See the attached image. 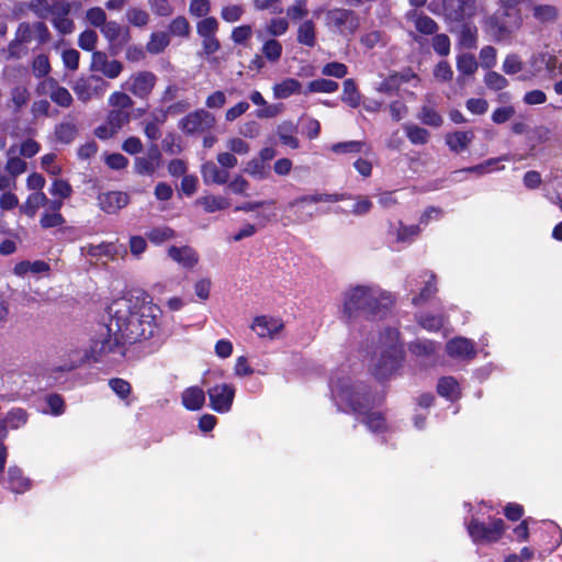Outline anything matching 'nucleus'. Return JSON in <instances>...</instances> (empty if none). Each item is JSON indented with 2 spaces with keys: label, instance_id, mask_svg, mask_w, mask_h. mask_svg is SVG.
I'll return each mask as SVG.
<instances>
[{
  "label": "nucleus",
  "instance_id": "1",
  "mask_svg": "<svg viewBox=\"0 0 562 562\" xmlns=\"http://www.w3.org/2000/svg\"><path fill=\"white\" fill-rule=\"evenodd\" d=\"M158 313L156 305L138 297L115 300L109 306V323L91 344V356L95 360H120L125 355L123 344L148 339L155 334Z\"/></svg>",
  "mask_w": 562,
  "mask_h": 562
},
{
  "label": "nucleus",
  "instance_id": "2",
  "mask_svg": "<svg viewBox=\"0 0 562 562\" xmlns=\"http://www.w3.org/2000/svg\"><path fill=\"white\" fill-rule=\"evenodd\" d=\"M330 395L338 411L350 413L374 436L384 439L390 426L382 412L376 409L381 396L346 368L337 370L329 382Z\"/></svg>",
  "mask_w": 562,
  "mask_h": 562
},
{
  "label": "nucleus",
  "instance_id": "3",
  "mask_svg": "<svg viewBox=\"0 0 562 562\" xmlns=\"http://www.w3.org/2000/svg\"><path fill=\"white\" fill-rule=\"evenodd\" d=\"M395 296L376 284H359L347 289L341 295L340 319L349 327L360 317L382 321L391 313Z\"/></svg>",
  "mask_w": 562,
  "mask_h": 562
},
{
  "label": "nucleus",
  "instance_id": "4",
  "mask_svg": "<svg viewBox=\"0 0 562 562\" xmlns=\"http://www.w3.org/2000/svg\"><path fill=\"white\" fill-rule=\"evenodd\" d=\"M404 358L398 329L386 327L380 335L376 355L371 359V372L380 381L389 380L402 368Z\"/></svg>",
  "mask_w": 562,
  "mask_h": 562
},
{
  "label": "nucleus",
  "instance_id": "5",
  "mask_svg": "<svg viewBox=\"0 0 562 562\" xmlns=\"http://www.w3.org/2000/svg\"><path fill=\"white\" fill-rule=\"evenodd\" d=\"M468 515L464 517V527L468 536L475 546H487L498 542L505 531L506 524L502 518L495 516H486L485 503L479 504L476 507L471 503H464Z\"/></svg>",
  "mask_w": 562,
  "mask_h": 562
},
{
  "label": "nucleus",
  "instance_id": "6",
  "mask_svg": "<svg viewBox=\"0 0 562 562\" xmlns=\"http://www.w3.org/2000/svg\"><path fill=\"white\" fill-rule=\"evenodd\" d=\"M518 2L519 0H499L498 11L488 19V30L497 41L508 38L520 26Z\"/></svg>",
  "mask_w": 562,
  "mask_h": 562
},
{
  "label": "nucleus",
  "instance_id": "7",
  "mask_svg": "<svg viewBox=\"0 0 562 562\" xmlns=\"http://www.w3.org/2000/svg\"><path fill=\"white\" fill-rule=\"evenodd\" d=\"M359 14L350 9L331 8L325 12V25L327 29L342 37L350 38L360 26Z\"/></svg>",
  "mask_w": 562,
  "mask_h": 562
},
{
  "label": "nucleus",
  "instance_id": "8",
  "mask_svg": "<svg viewBox=\"0 0 562 562\" xmlns=\"http://www.w3.org/2000/svg\"><path fill=\"white\" fill-rule=\"evenodd\" d=\"M406 289L413 294L412 303L422 305L438 292L437 276L434 271L423 270L406 280Z\"/></svg>",
  "mask_w": 562,
  "mask_h": 562
},
{
  "label": "nucleus",
  "instance_id": "9",
  "mask_svg": "<svg viewBox=\"0 0 562 562\" xmlns=\"http://www.w3.org/2000/svg\"><path fill=\"white\" fill-rule=\"evenodd\" d=\"M339 200L340 196L337 194L304 195L290 202L286 209L293 212L294 223L304 224L310 222L315 215V210L312 207L313 204L319 202H337Z\"/></svg>",
  "mask_w": 562,
  "mask_h": 562
},
{
  "label": "nucleus",
  "instance_id": "10",
  "mask_svg": "<svg viewBox=\"0 0 562 562\" xmlns=\"http://www.w3.org/2000/svg\"><path fill=\"white\" fill-rule=\"evenodd\" d=\"M420 368H431L439 362L440 344L427 338H416L407 346Z\"/></svg>",
  "mask_w": 562,
  "mask_h": 562
},
{
  "label": "nucleus",
  "instance_id": "11",
  "mask_svg": "<svg viewBox=\"0 0 562 562\" xmlns=\"http://www.w3.org/2000/svg\"><path fill=\"white\" fill-rule=\"evenodd\" d=\"M236 387L234 384L220 383L207 390L210 407L218 414L228 413L234 404Z\"/></svg>",
  "mask_w": 562,
  "mask_h": 562
},
{
  "label": "nucleus",
  "instance_id": "12",
  "mask_svg": "<svg viewBox=\"0 0 562 562\" xmlns=\"http://www.w3.org/2000/svg\"><path fill=\"white\" fill-rule=\"evenodd\" d=\"M445 352L450 359L460 362H469L474 359L477 353L476 344L473 339L456 336L447 340Z\"/></svg>",
  "mask_w": 562,
  "mask_h": 562
},
{
  "label": "nucleus",
  "instance_id": "13",
  "mask_svg": "<svg viewBox=\"0 0 562 562\" xmlns=\"http://www.w3.org/2000/svg\"><path fill=\"white\" fill-rule=\"evenodd\" d=\"M419 225H406L402 221L389 222L386 240L391 246L412 244L420 234Z\"/></svg>",
  "mask_w": 562,
  "mask_h": 562
},
{
  "label": "nucleus",
  "instance_id": "14",
  "mask_svg": "<svg viewBox=\"0 0 562 562\" xmlns=\"http://www.w3.org/2000/svg\"><path fill=\"white\" fill-rule=\"evenodd\" d=\"M106 86L108 83L101 77L88 76L77 79L72 89L80 101L87 102L93 97L102 94Z\"/></svg>",
  "mask_w": 562,
  "mask_h": 562
},
{
  "label": "nucleus",
  "instance_id": "15",
  "mask_svg": "<svg viewBox=\"0 0 562 562\" xmlns=\"http://www.w3.org/2000/svg\"><path fill=\"white\" fill-rule=\"evenodd\" d=\"M36 91L38 94L48 95L54 103L63 108H68L72 103L70 92L54 78L48 77L41 81L36 87Z\"/></svg>",
  "mask_w": 562,
  "mask_h": 562
},
{
  "label": "nucleus",
  "instance_id": "16",
  "mask_svg": "<svg viewBox=\"0 0 562 562\" xmlns=\"http://www.w3.org/2000/svg\"><path fill=\"white\" fill-rule=\"evenodd\" d=\"M284 327L283 321L279 317L261 315L255 317L251 329L260 338L276 339Z\"/></svg>",
  "mask_w": 562,
  "mask_h": 562
},
{
  "label": "nucleus",
  "instance_id": "17",
  "mask_svg": "<svg viewBox=\"0 0 562 562\" xmlns=\"http://www.w3.org/2000/svg\"><path fill=\"white\" fill-rule=\"evenodd\" d=\"M214 116L205 110H198L187 115L182 121V130L189 134L201 133L213 126Z\"/></svg>",
  "mask_w": 562,
  "mask_h": 562
},
{
  "label": "nucleus",
  "instance_id": "18",
  "mask_svg": "<svg viewBox=\"0 0 562 562\" xmlns=\"http://www.w3.org/2000/svg\"><path fill=\"white\" fill-rule=\"evenodd\" d=\"M130 121V112L112 110L106 122L95 130L99 138L106 139L116 134Z\"/></svg>",
  "mask_w": 562,
  "mask_h": 562
},
{
  "label": "nucleus",
  "instance_id": "19",
  "mask_svg": "<svg viewBox=\"0 0 562 562\" xmlns=\"http://www.w3.org/2000/svg\"><path fill=\"white\" fill-rule=\"evenodd\" d=\"M91 70L101 72L110 79L120 76L123 70V65L114 59H109L102 52H94L92 54Z\"/></svg>",
  "mask_w": 562,
  "mask_h": 562
},
{
  "label": "nucleus",
  "instance_id": "20",
  "mask_svg": "<svg viewBox=\"0 0 562 562\" xmlns=\"http://www.w3.org/2000/svg\"><path fill=\"white\" fill-rule=\"evenodd\" d=\"M5 482L8 490L14 494H24L33 487L32 480L18 465L9 467Z\"/></svg>",
  "mask_w": 562,
  "mask_h": 562
},
{
  "label": "nucleus",
  "instance_id": "21",
  "mask_svg": "<svg viewBox=\"0 0 562 562\" xmlns=\"http://www.w3.org/2000/svg\"><path fill=\"white\" fill-rule=\"evenodd\" d=\"M100 207L109 213L114 214L121 209L125 207L128 202V195L120 191H109L100 193L98 196Z\"/></svg>",
  "mask_w": 562,
  "mask_h": 562
},
{
  "label": "nucleus",
  "instance_id": "22",
  "mask_svg": "<svg viewBox=\"0 0 562 562\" xmlns=\"http://www.w3.org/2000/svg\"><path fill=\"white\" fill-rule=\"evenodd\" d=\"M155 85V77L149 72H139L130 77L125 82V89L137 97L145 98L149 94Z\"/></svg>",
  "mask_w": 562,
  "mask_h": 562
},
{
  "label": "nucleus",
  "instance_id": "23",
  "mask_svg": "<svg viewBox=\"0 0 562 562\" xmlns=\"http://www.w3.org/2000/svg\"><path fill=\"white\" fill-rule=\"evenodd\" d=\"M181 403L188 411H200L205 404V392L200 386H190L182 392Z\"/></svg>",
  "mask_w": 562,
  "mask_h": 562
},
{
  "label": "nucleus",
  "instance_id": "24",
  "mask_svg": "<svg viewBox=\"0 0 562 562\" xmlns=\"http://www.w3.org/2000/svg\"><path fill=\"white\" fill-rule=\"evenodd\" d=\"M437 392L441 397L456 402L461 397V386L454 376L448 375L439 379Z\"/></svg>",
  "mask_w": 562,
  "mask_h": 562
},
{
  "label": "nucleus",
  "instance_id": "25",
  "mask_svg": "<svg viewBox=\"0 0 562 562\" xmlns=\"http://www.w3.org/2000/svg\"><path fill=\"white\" fill-rule=\"evenodd\" d=\"M272 92L274 99H288L302 92V83L294 78H285L273 85Z\"/></svg>",
  "mask_w": 562,
  "mask_h": 562
},
{
  "label": "nucleus",
  "instance_id": "26",
  "mask_svg": "<svg viewBox=\"0 0 562 562\" xmlns=\"http://www.w3.org/2000/svg\"><path fill=\"white\" fill-rule=\"evenodd\" d=\"M203 180L206 184L216 183L224 184L229 179V173L227 170L221 169L213 161H206L202 165L201 168Z\"/></svg>",
  "mask_w": 562,
  "mask_h": 562
},
{
  "label": "nucleus",
  "instance_id": "27",
  "mask_svg": "<svg viewBox=\"0 0 562 562\" xmlns=\"http://www.w3.org/2000/svg\"><path fill=\"white\" fill-rule=\"evenodd\" d=\"M474 134L471 131H457L446 136L448 147L454 153H461L472 143Z\"/></svg>",
  "mask_w": 562,
  "mask_h": 562
},
{
  "label": "nucleus",
  "instance_id": "28",
  "mask_svg": "<svg viewBox=\"0 0 562 562\" xmlns=\"http://www.w3.org/2000/svg\"><path fill=\"white\" fill-rule=\"evenodd\" d=\"M406 19L413 22L416 30L423 34L430 35L437 31V23L431 18L419 14L416 10L408 11Z\"/></svg>",
  "mask_w": 562,
  "mask_h": 562
},
{
  "label": "nucleus",
  "instance_id": "29",
  "mask_svg": "<svg viewBox=\"0 0 562 562\" xmlns=\"http://www.w3.org/2000/svg\"><path fill=\"white\" fill-rule=\"evenodd\" d=\"M415 317L418 325L428 331H439L446 322L443 315L431 312H420Z\"/></svg>",
  "mask_w": 562,
  "mask_h": 562
},
{
  "label": "nucleus",
  "instance_id": "30",
  "mask_svg": "<svg viewBox=\"0 0 562 562\" xmlns=\"http://www.w3.org/2000/svg\"><path fill=\"white\" fill-rule=\"evenodd\" d=\"M445 7L453 11L457 19H464L474 13V0H445Z\"/></svg>",
  "mask_w": 562,
  "mask_h": 562
},
{
  "label": "nucleus",
  "instance_id": "31",
  "mask_svg": "<svg viewBox=\"0 0 562 562\" xmlns=\"http://www.w3.org/2000/svg\"><path fill=\"white\" fill-rule=\"evenodd\" d=\"M479 64L472 54H460L457 58V69L460 72L458 82L462 83L463 76H472L477 70Z\"/></svg>",
  "mask_w": 562,
  "mask_h": 562
},
{
  "label": "nucleus",
  "instance_id": "32",
  "mask_svg": "<svg viewBox=\"0 0 562 562\" xmlns=\"http://www.w3.org/2000/svg\"><path fill=\"white\" fill-rule=\"evenodd\" d=\"M543 190L544 196L553 204L559 205L562 211V177H552V179L546 183Z\"/></svg>",
  "mask_w": 562,
  "mask_h": 562
},
{
  "label": "nucleus",
  "instance_id": "33",
  "mask_svg": "<svg viewBox=\"0 0 562 562\" xmlns=\"http://www.w3.org/2000/svg\"><path fill=\"white\" fill-rule=\"evenodd\" d=\"M296 41L307 47H314L316 44L315 24L312 20H305L297 29Z\"/></svg>",
  "mask_w": 562,
  "mask_h": 562
},
{
  "label": "nucleus",
  "instance_id": "34",
  "mask_svg": "<svg viewBox=\"0 0 562 562\" xmlns=\"http://www.w3.org/2000/svg\"><path fill=\"white\" fill-rule=\"evenodd\" d=\"M196 203L207 213L225 210L229 206L228 199L220 195H205L200 198Z\"/></svg>",
  "mask_w": 562,
  "mask_h": 562
},
{
  "label": "nucleus",
  "instance_id": "35",
  "mask_svg": "<svg viewBox=\"0 0 562 562\" xmlns=\"http://www.w3.org/2000/svg\"><path fill=\"white\" fill-rule=\"evenodd\" d=\"M282 52L283 47L279 41L274 38L263 41L261 46V54L262 57L266 58L268 61L272 64L278 63L281 58Z\"/></svg>",
  "mask_w": 562,
  "mask_h": 562
},
{
  "label": "nucleus",
  "instance_id": "36",
  "mask_svg": "<svg viewBox=\"0 0 562 562\" xmlns=\"http://www.w3.org/2000/svg\"><path fill=\"white\" fill-rule=\"evenodd\" d=\"M49 270V266L45 262V261H42V260H36V261H21L19 263H16L14 266V273L16 276H25L26 273L31 272V273H44V272H47Z\"/></svg>",
  "mask_w": 562,
  "mask_h": 562
},
{
  "label": "nucleus",
  "instance_id": "37",
  "mask_svg": "<svg viewBox=\"0 0 562 562\" xmlns=\"http://www.w3.org/2000/svg\"><path fill=\"white\" fill-rule=\"evenodd\" d=\"M47 202V198L43 192H34L30 194L25 203L21 206V211L29 217H33L37 210L44 206Z\"/></svg>",
  "mask_w": 562,
  "mask_h": 562
},
{
  "label": "nucleus",
  "instance_id": "38",
  "mask_svg": "<svg viewBox=\"0 0 562 562\" xmlns=\"http://www.w3.org/2000/svg\"><path fill=\"white\" fill-rule=\"evenodd\" d=\"M277 134L279 136L280 142L290 148L299 147V139L295 136V127L292 123H282L277 128Z\"/></svg>",
  "mask_w": 562,
  "mask_h": 562
},
{
  "label": "nucleus",
  "instance_id": "39",
  "mask_svg": "<svg viewBox=\"0 0 562 562\" xmlns=\"http://www.w3.org/2000/svg\"><path fill=\"white\" fill-rule=\"evenodd\" d=\"M251 102L261 109L256 112L259 119H269L277 115V108L274 105H268L267 101L259 91H252L249 95Z\"/></svg>",
  "mask_w": 562,
  "mask_h": 562
},
{
  "label": "nucleus",
  "instance_id": "40",
  "mask_svg": "<svg viewBox=\"0 0 562 562\" xmlns=\"http://www.w3.org/2000/svg\"><path fill=\"white\" fill-rule=\"evenodd\" d=\"M341 100L351 108H358L360 105L361 95L352 79H346L344 81Z\"/></svg>",
  "mask_w": 562,
  "mask_h": 562
},
{
  "label": "nucleus",
  "instance_id": "41",
  "mask_svg": "<svg viewBox=\"0 0 562 562\" xmlns=\"http://www.w3.org/2000/svg\"><path fill=\"white\" fill-rule=\"evenodd\" d=\"M245 172L256 179L263 180L270 176V166L258 158H252L246 164Z\"/></svg>",
  "mask_w": 562,
  "mask_h": 562
},
{
  "label": "nucleus",
  "instance_id": "42",
  "mask_svg": "<svg viewBox=\"0 0 562 562\" xmlns=\"http://www.w3.org/2000/svg\"><path fill=\"white\" fill-rule=\"evenodd\" d=\"M338 83L330 79H316L311 81L304 93H333L337 91Z\"/></svg>",
  "mask_w": 562,
  "mask_h": 562
},
{
  "label": "nucleus",
  "instance_id": "43",
  "mask_svg": "<svg viewBox=\"0 0 562 562\" xmlns=\"http://www.w3.org/2000/svg\"><path fill=\"white\" fill-rule=\"evenodd\" d=\"M175 232L171 227L161 225L151 228L147 233V238L155 245H162L173 238Z\"/></svg>",
  "mask_w": 562,
  "mask_h": 562
},
{
  "label": "nucleus",
  "instance_id": "44",
  "mask_svg": "<svg viewBox=\"0 0 562 562\" xmlns=\"http://www.w3.org/2000/svg\"><path fill=\"white\" fill-rule=\"evenodd\" d=\"M404 130L409 142L414 145H424L428 142L429 133L427 130L414 124H405Z\"/></svg>",
  "mask_w": 562,
  "mask_h": 562
},
{
  "label": "nucleus",
  "instance_id": "45",
  "mask_svg": "<svg viewBox=\"0 0 562 562\" xmlns=\"http://www.w3.org/2000/svg\"><path fill=\"white\" fill-rule=\"evenodd\" d=\"M8 429H19L27 422V414L22 408L11 409L3 418Z\"/></svg>",
  "mask_w": 562,
  "mask_h": 562
},
{
  "label": "nucleus",
  "instance_id": "46",
  "mask_svg": "<svg viewBox=\"0 0 562 562\" xmlns=\"http://www.w3.org/2000/svg\"><path fill=\"white\" fill-rule=\"evenodd\" d=\"M13 154H14V148L11 147L8 150V160L5 164V170L8 173H10L11 176L16 178L18 176L25 172L26 162L24 160H22L21 158L14 156Z\"/></svg>",
  "mask_w": 562,
  "mask_h": 562
},
{
  "label": "nucleus",
  "instance_id": "47",
  "mask_svg": "<svg viewBox=\"0 0 562 562\" xmlns=\"http://www.w3.org/2000/svg\"><path fill=\"white\" fill-rule=\"evenodd\" d=\"M289 30V22L285 18H272L270 19L265 27V32L270 36H282Z\"/></svg>",
  "mask_w": 562,
  "mask_h": 562
},
{
  "label": "nucleus",
  "instance_id": "48",
  "mask_svg": "<svg viewBox=\"0 0 562 562\" xmlns=\"http://www.w3.org/2000/svg\"><path fill=\"white\" fill-rule=\"evenodd\" d=\"M553 60L554 58L547 53L535 54L530 59V66L533 70V75L539 74L544 68H551Z\"/></svg>",
  "mask_w": 562,
  "mask_h": 562
},
{
  "label": "nucleus",
  "instance_id": "49",
  "mask_svg": "<svg viewBox=\"0 0 562 562\" xmlns=\"http://www.w3.org/2000/svg\"><path fill=\"white\" fill-rule=\"evenodd\" d=\"M245 9L241 4H228L222 8L221 18L227 23H235L241 19Z\"/></svg>",
  "mask_w": 562,
  "mask_h": 562
},
{
  "label": "nucleus",
  "instance_id": "50",
  "mask_svg": "<svg viewBox=\"0 0 562 562\" xmlns=\"http://www.w3.org/2000/svg\"><path fill=\"white\" fill-rule=\"evenodd\" d=\"M218 30V22L213 16L200 20L196 24V32L201 37L215 35Z\"/></svg>",
  "mask_w": 562,
  "mask_h": 562
},
{
  "label": "nucleus",
  "instance_id": "51",
  "mask_svg": "<svg viewBox=\"0 0 562 562\" xmlns=\"http://www.w3.org/2000/svg\"><path fill=\"white\" fill-rule=\"evenodd\" d=\"M486 87L491 90H503L508 86V80L496 71H488L484 77Z\"/></svg>",
  "mask_w": 562,
  "mask_h": 562
},
{
  "label": "nucleus",
  "instance_id": "52",
  "mask_svg": "<svg viewBox=\"0 0 562 562\" xmlns=\"http://www.w3.org/2000/svg\"><path fill=\"white\" fill-rule=\"evenodd\" d=\"M533 15L541 22H551L558 18V10L549 4L537 5L533 9Z\"/></svg>",
  "mask_w": 562,
  "mask_h": 562
},
{
  "label": "nucleus",
  "instance_id": "53",
  "mask_svg": "<svg viewBox=\"0 0 562 562\" xmlns=\"http://www.w3.org/2000/svg\"><path fill=\"white\" fill-rule=\"evenodd\" d=\"M32 71L35 77H46L50 71V64L46 55H38L34 58L32 64Z\"/></svg>",
  "mask_w": 562,
  "mask_h": 562
},
{
  "label": "nucleus",
  "instance_id": "54",
  "mask_svg": "<svg viewBox=\"0 0 562 562\" xmlns=\"http://www.w3.org/2000/svg\"><path fill=\"white\" fill-rule=\"evenodd\" d=\"M110 105L113 110L128 111L132 108V99L123 92H114L109 99Z\"/></svg>",
  "mask_w": 562,
  "mask_h": 562
},
{
  "label": "nucleus",
  "instance_id": "55",
  "mask_svg": "<svg viewBox=\"0 0 562 562\" xmlns=\"http://www.w3.org/2000/svg\"><path fill=\"white\" fill-rule=\"evenodd\" d=\"M307 0H294V3L286 9V15L293 21L307 15Z\"/></svg>",
  "mask_w": 562,
  "mask_h": 562
},
{
  "label": "nucleus",
  "instance_id": "56",
  "mask_svg": "<svg viewBox=\"0 0 562 562\" xmlns=\"http://www.w3.org/2000/svg\"><path fill=\"white\" fill-rule=\"evenodd\" d=\"M364 147V143L360 140H349L336 143L331 146V150L336 154H346V153H360Z\"/></svg>",
  "mask_w": 562,
  "mask_h": 562
},
{
  "label": "nucleus",
  "instance_id": "57",
  "mask_svg": "<svg viewBox=\"0 0 562 562\" xmlns=\"http://www.w3.org/2000/svg\"><path fill=\"white\" fill-rule=\"evenodd\" d=\"M169 44V38L166 33L159 32L151 35L147 44V49L153 54L160 53Z\"/></svg>",
  "mask_w": 562,
  "mask_h": 562
},
{
  "label": "nucleus",
  "instance_id": "58",
  "mask_svg": "<svg viewBox=\"0 0 562 562\" xmlns=\"http://www.w3.org/2000/svg\"><path fill=\"white\" fill-rule=\"evenodd\" d=\"M55 133L60 142L70 143L75 138L76 126L70 122L60 123Z\"/></svg>",
  "mask_w": 562,
  "mask_h": 562
},
{
  "label": "nucleus",
  "instance_id": "59",
  "mask_svg": "<svg viewBox=\"0 0 562 562\" xmlns=\"http://www.w3.org/2000/svg\"><path fill=\"white\" fill-rule=\"evenodd\" d=\"M111 390L122 400H126L131 394V384L123 379H111L109 381Z\"/></svg>",
  "mask_w": 562,
  "mask_h": 562
},
{
  "label": "nucleus",
  "instance_id": "60",
  "mask_svg": "<svg viewBox=\"0 0 562 562\" xmlns=\"http://www.w3.org/2000/svg\"><path fill=\"white\" fill-rule=\"evenodd\" d=\"M198 262V255L193 248L184 246L178 248V263L184 267H193Z\"/></svg>",
  "mask_w": 562,
  "mask_h": 562
},
{
  "label": "nucleus",
  "instance_id": "61",
  "mask_svg": "<svg viewBox=\"0 0 562 562\" xmlns=\"http://www.w3.org/2000/svg\"><path fill=\"white\" fill-rule=\"evenodd\" d=\"M497 370H499V367L496 363L487 362L473 370V378L477 382L483 383Z\"/></svg>",
  "mask_w": 562,
  "mask_h": 562
},
{
  "label": "nucleus",
  "instance_id": "62",
  "mask_svg": "<svg viewBox=\"0 0 562 562\" xmlns=\"http://www.w3.org/2000/svg\"><path fill=\"white\" fill-rule=\"evenodd\" d=\"M419 120L429 126L438 127L442 123L441 116L432 109L424 106L419 114Z\"/></svg>",
  "mask_w": 562,
  "mask_h": 562
},
{
  "label": "nucleus",
  "instance_id": "63",
  "mask_svg": "<svg viewBox=\"0 0 562 562\" xmlns=\"http://www.w3.org/2000/svg\"><path fill=\"white\" fill-rule=\"evenodd\" d=\"M443 216V211L438 206H428L419 217V227L427 226L432 221H439Z\"/></svg>",
  "mask_w": 562,
  "mask_h": 562
},
{
  "label": "nucleus",
  "instance_id": "64",
  "mask_svg": "<svg viewBox=\"0 0 562 562\" xmlns=\"http://www.w3.org/2000/svg\"><path fill=\"white\" fill-rule=\"evenodd\" d=\"M348 72L347 66L341 63L333 61L326 64L323 69L322 74L324 76L328 77H335V78H344Z\"/></svg>",
  "mask_w": 562,
  "mask_h": 562
}]
</instances>
